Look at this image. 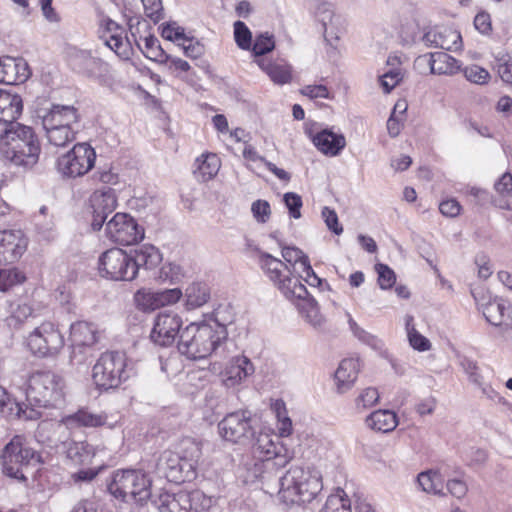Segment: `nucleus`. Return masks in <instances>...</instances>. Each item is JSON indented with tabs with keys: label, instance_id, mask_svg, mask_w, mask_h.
<instances>
[{
	"label": "nucleus",
	"instance_id": "51",
	"mask_svg": "<svg viewBox=\"0 0 512 512\" xmlns=\"http://www.w3.org/2000/svg\"><path fill=\"white\" fill-rule=\"evenodd\" d=\"M137 45L148 59L160 63L164 62L166 53L161 48L159 41L156 37L152 35L146 36L142 39V43L138 42Z\"/></svg>",
	"mask_w": 512,
	"mask_h": 512
},
{
	"label": "nucleus",
	"instance_id": "9",
	"mask_svg": "<svg viewBox=\"0 0 512 512\" xmlns=\"http://www.w3.org/2000/svg\"><path fill=\"white\" fill-rule=\"evenodd\" d=\"M95 161L94 148L86 142L77 143L57 158L56 169L65 178L82 177L92 170Z\"/></svg>",
	"mask_w": 512,
	"mask_h": 512
},
{
	"label": "nucleus",
	"instance_id": "41",
	"mask_svg": "<svg viewBox=\"0 0 512 512\" xmlns=\"http://www.w3.org/2000/svg\"><path fill=\"white\" fill-rule=\"evenodd\" d=\"M188 492L164 493L159 498V509L165 512H191Z\"/></svg>",
	"mask_w": 512,
	"mask_h": 512
},
{
	"label": "nucleus",
	"instance_id": "14",
	"mask_svg": "<svg viewBox=\"0 0 512 512\" xmlns=\"http://www.w3.org/2000/svg\"><path fill=\"white\" fill-rule=\"evenodd\" d=\"M182 325V317L177 312L162 311L154 318L150 338L159 346H170L174 343L176 336L180 335Z\"/></svg>",
	"mask_w": 512,
	"mask_h": 512
},
{
	"label": "nucleus",
	"instance_id": "13",
	"mask_svg": "<svg viewBox=\"0 0 512 512\" xmlns=\"http://www.w3.org/2000/svg\"><path fill=\"white\" fill-rule=\"evenodd\" d=\"M107 237L121 245H133L144 238V230L136 220L127 213H116L106 223Z\"/></svg>",
	"mask_w": 512,
	"mask_h": 512
},
{
	"label": "nucleus",
	"instance_id": "10",
	"mask_svg": "<svg viewBox=\"0 0 512 512\" xmlns=\"http://www.w3.org/2000/svg\"><path fill=\"white\" fill-rule=\"evenodd\" d=\"M99 273L102 277L115 281L135 279V263L131 255L119 248L105 251L99 258Z\"/></svg>",
	"mask_w": 512,
	"mask_h": 512
},
{
	"label": "nucleus",
	"instance_id": "54",
	"mask_svg": "<svg viewBox=\"0 0 512 512\" xmlns=\"http://www.w3.org/2000/svg\"><path fill=\"white\" fill-rule=\"evenodd\" d=\"M189 508L191 512H203L209 510L216 502V500L207 496L201 490H193L188 492Z\"/></svg>",
	"mask_w": 512,
	"mask_h": 512
},
{
	"label": "nucleus",
	"instance_id": "40",
	"mask_svg": "<svg viewBox=\"0 0 512 512\" xmlns=\"http://www.w3.org/2000/svg\"><path fill=\"white\" fill-rule=\"evenodd\" d=\"M67 458L75 464H87L92 461L95 452L92 446L86 442L69 440L63 443Z\"/></svg>",
	"mask_w": 512,
	"mask_h": 512
},
{
	"label": "nucleus",
	"instance_id": "25",
	"mask_svg": "<svg viewBox=\"0 0 512 512\" xmlns=\"http://www.w3.org/2000/svg\"><path fill=\"white\" fill-rule=\"evenodd\" d=\"M200 456L201 449L196 442L189 439L182 442V453L178 463V475H182L180 482L195 477V470Z\"/></svg>",
	"mask_w": 512,
	"mask_h": 512
},
{
	"label": "nucleus",
	"instance_id": "15",
	"mask_svg": "<svg viewBox=\"0 0 512 512\" xmlns=\"http://www.w3.org/2000/svg\"><path fill=\"white\" fill-rule=\"evenodd\" d=\"M89 209L92 213V228L100 230L108 216L118 205V197L111 187H102L92 192L88 199Z\"/></svg>",
	"mask_w": 512,
	"mask_h": 512
},
{
	"label": "nucleus",
	"instance_id": "31",
	"mask_svg": "<svg viewBox=\"0 0 512 512\" xmlns=\"http://www.w3.org/2000/svg\"><path fill=\"white\" fill-rule=\"evenodd\" d=\"M22 109V98L18 94L0 89V123L16 124Z\"/></svg>",
	"mask_w": 512,
	"mask_h": 512
},
{
	"label": "nucleus",
	"instance_id": "52",
	"mask_svg": "<svg viewBox=\"0 0 512 512\" xmlns=\"http://www.w3.org/2000/svg\"><path fill=\"white\" fill-rule=\"evenodd\" d=\"M134 301L136 307L143 312H152L161 308L157 291L139 290L134 296Z\"/></svg>",
	"mask_w": 512,
	"mask_h": 512
},
{
	"label": "nucleus",
	"instance_id": "2",
	"mask_svg": "<svg viewBox=\"0 0 512 512\" xmlns=\"http://www.w3.org/2000/svg\"><path fill=\"white\" fill-rule=\"evenodd\" d=\"M223 343L224 332L214 331L207 320H201L181 330L177 349L182 356L195 361L211 356Z\"/></svg>",
	"mask_w": 512,
	"mask_h": 512
},
{
	"label": "nucleus",
	"instance_id": "21",
	"mask_svg": "<svg viewBox=\"0 0 512 512\" xmlns=\"http://www.w3.org/2000/svg\"><path fill=\"white\" fill-rule=\"evenodd\" d=\"M358 358L343 359L334 373V385L338 394H344L351 390L356 383L360 372Z\"/></svg>",
	"mask_w": 512,
	"mask_h": 512
},
{
	"label": "nucleus",
	"instance_id": "11",
	"mask_svg": "<svg viewBox=\"0 0 512 512\" xmlns=\"http://www.w3.org/2000/svg\"><path fill=\"white\" fill-rule=\"evenodd\" d=\"M218 432L222 439L234 444H245L254 435L252 414L249 410L240 409L228 413L219 423Z\"/></svg>",
	"mask_w": 512,
	"mask_h": 512
},
{
	"label": "nucleus",
	"instance_id": "39",
	"mask_svg": "<svg viewBox=\"0 0 512 512\" xmlns=\"http://www.w3.org/2000/svg\"><path fill=\"white\" fill-rule=\"evenodd\" d=\"M366 424L369 428L387 433L393 431L397 424V416L390 410H377L366 418Z\"/></svg>",
	"mask_w": 512,
	"mask_h": 512
},
{
	"label": "nucleus",
	"instance_id": "24",
	"mask_svg": "<svg viewBox=\"0 0 512 512\" xmlns=\"http://www.w3.org/2000/svg\"><path fill=\"white\" fill-rule=\"evenodd\" d=\"M70 65L80 74L90 78L99 77L105 68V63L93 57L90 52L76 50L70 55Z\"/></svg>",
	"mask_w": 512,
	"mask_h": 512
},
{
	"label": "nucleus",
	"instance_id": "36",
	"mask_svg": "<svg viewBox=\"0 0 512 512\" xmlns=\"http://www.w3.org/2000/svg\"><path fill=\"white\" fill-rule=\"evenodd\" d=\"M305 320L314 328H321L325 322L319 311L317 301L307 294L303 298H295L294 301Z\"/></svg>",
	"mask_w": 512,
	"mask_h": 512
},
{
	"label": "nucleus",
	"instance_id": "23",
	"mask_svg": "<svg viewBox=\"0 0 512 512\" xmlns=\"http://www.w3.org/2000/svg\"><path fill=\"white\" fill-rule=\"evenodd\" d=\"M80 120L78 110L72 105H52L42 116V125L75 128Z\"/></svg>",
	"mask_w": 512,
	"mask_h": 512
},
{
	"label": "nucleus",
	"instance_id": "35",
	"mask_svg": "<svg viewBox=\"0 0 512 512\" xmlns=\"http://www.w3.org/2000/svg\"><path fill=\"white\" fill-rule=\"evenodd\" d=\"M254 453L266 459H272L279 454L278 437L270 430L262 429L258 432L255 443Z\"/></svg>",
	"mask_w": 512,
	"mask_h": 512
},
{
	"label": "nucleus",
	"instance_id": "8",
	"mask_svg": "<svg viewBox=\"0 0 512 512\" xmlns=\"http://www.w3.org/2000/svg\"><path fill=\"white\" fill-rule=\"evenodd\" d=\"M65 339L57 325L45 321L36 326L25 338L28 350L40 358L55 357L63 349Z\"/></svg>",
	"mask_w": 512,
	"mask_h": 512
},
{
	"label": "nucleus",
	"instance_id": "38",
	"mask_svg": "<svg viewBox=\"0 0 512 512\" xmlns=\"http://www.w3.org/2000/svg\"><path fill=\"white\" fill-rule=\"evenodd\" d=\"M214 331L224 332V342L227 339V326L234 321V312L229 304H220L209 317L204 318Z\"/></svg>",
	"mask_w": 512,
	"mask_h": 512
},
{
	"label": "nucleus",
	"instance_id": "58",
	"mask_svg": "<svg viewBox=\"0 0 512 512\" xmlns=\"http://www.w3.org/2000/svg\"><path fill=\"white\" fill-rule=\"evenodd\" d=\"M463 74L467 81L476 85H486L491 79L489 71L476 64L466 66Z\"/></svg>",
	"mask_w": 512,
	"mask_h": 512
},
{
	"label": "nucleus",
	"instance_id": "20",
	"mask_svg": "<svg viewBox=\"0 0 512 512\" xmlns=\"http://www.w3.org/2000/svg\"><path fill=\"white\" fill-rule=\"evenodd\" d=\"M423 42L428 47L450 51H458L462 47L460 33L448 26H435L429 29L423 36Z\"/></svg>",
	"mask_w": 512,
	"mask_h": 512
},
{
	"label": "nucleus",
	"instance_id": "5",
	"mask_svg": "<svg viewBox=\"0 0 512 512\" xmlns=\"http://www.w3.org/2000/svg\"><path fill=\"white\" fill-rule=\"evenodd\" d=\"M108 489L115 498L124 502L144 503L151 496V479L141 470H117Z\"/></svg>",
	"mask_w": 512,
	"mask_h": 512
},
{
	"label": "nucleus",
	"instance_id": "16",
	"mask_svg": "<svg viewBox=\"0 0 512 512\" xmlns=\"http://www.w3.org/2000/svg\"><path fill=\"white\" fill-rule=\"evenodd\" d=\"M98 33L103 43L119 57L129 58L131 48L123 27L110 18H103L100 21Z\"/></svg>",
	"mask_w": 512,
	"mask_h": 512
},
{
	"label": "nucleus",
	"instance_id": "64",
	"mask_svg": "<svg viewBox=\"0 0 512 512\" xmlns=\"http://www.w3.org/2000/svg\"><path fill=\"white\" fill-rule=\"evenodd\" d=\"M283 201L289 211V215L294 219H299L303 205L301 196L294 192H287L283 196Z\"/></svg>",
	"mask_w": 512,
	"mask_h": 512
},
{
	"label": "nucleus",
	"instance_id": "46",
	"mask_svg": "<svg viewBox=\"0 0 512 512\" xmlns=\"http://www.w3.org/2000/svg\"><path fill=\"white\" fill-rule=\"evenodd\" d=\"M387 65L391 66V68L380 77V82L383 90L389 93L403 79V71L397 56H390L387 60Z\"/></svg>",
	"mask_w": 512,
	"mask_h": 512
},
{
	"label": "nucleus",
	"instance_id": "33",
	"mask_svg": "<svg viewBox=\"0 0 512 512\" xmlns=\"http://www.w3.org/2000/svg\"><path fill=\"white\" fill-rule=\"evenodd\" d=\"M184 308L186 311H192L203 307L210 300L209 287L201 282L189 284L183 292Z\"/></svg>",
	"mask_w": 512,
	"mask_h": 512
},
{
	"label": "nucleus",
	"instance_id": "22",
	"mask_svg": "<svg viewBox=\"0 0 512 512\" xmlns=\"http://www.w3.org/2000/svg\"><path fill=\"white\" fill-rule=\"evenodd\" d=\"M486 320L505 329H512V305L503 299L494 298L482 306Z\"/></svg>",
	"mask_w": 512,
	"mask_h": 512
},
{
	"label": "nucleus",
	"instance_id": "27",
	"mask_svg": "<svg viewBox=\"0 0 512 512\" xmlns=\"http://www.w3.org/2000/svg\"><path fill=\"white\" fill-rule=\"evenodd\" d=\"M417 61L427 64L431 73L437 75H453L460 69L459 62L444 52L426 54L419 57Z\"/></svg>",
	"mask_w": 512,
	"mask_h": 512
},
{
	"label": "nucleus",
	"instance_id": "53",
	"mask_svg": "<svg viewBox=\"0 0 512 512\" xmlns=\"http://www.w3.org/2000/svg\"><path fill=\"white\" fill-rule=\"evenodd\" d=\"M320 512H351V503L343 490L330 495Z\"/></svg>",
	"mask_w": 512,
	"mask_h": 512
},
{
	"label": "nucleus",
	"instance_id": "28",
	"mask_svg": "<svg viewBox=\"0 0 512 512\" xmlns=\"http://www.w3.org/2000/svg\"><path fill=\"white\" fill-rule=\"evenodd\" d=\"M63 423L70 429L76 427H100V426H108L109 428H113L117 421L110 422L108 421V416L102 413H94L89 410H79L76 413L69 415L63 419Z\"/></svg>",
	"mask_w": 512,
	"mask_h": 512
},
{
	"label": "nucleus",
	"instance_id": "19",
	"mask_svg": "<svg viewBox=\"0 0 512 512\" xmlns=\"http://www.w3.org/2000/svg\"><path fill=\"white\" fill-rule=\"evenodd\" d=\"M254 373V365L244 355L232 357L220 373L222 384L226 388H234L240 385L247 377Z\"/></svg>",
	"mask_w": 512,
	"mask_h": 512
},
{
	"label": "nucleus",
	"instance_id": "6",
	"mask_svg": "<svg viewBox=\"0 0 512 512\" xmlns=\"http://www.w3.org/2000/svg\"><path fill=\"white\" fill-rule=\"evenodd\" d=\"M131 374L128 358L122 351H107L100 355L92 368V379L101 389H114L125 382Z\"/></svg>",
	"mask_w": 512,
	"mask_h": 512
},
{
	"label": "nucleus",
	"instance_id": "42",
	"mask_svg": "<svg viewBox=\"0 0 512 512\" xmlns=\"http://www.w3.org/2000/svg\"><path fill=\"white\" fill-rule=\"evenodd\" d=\"M0 414L7 419L21 418L25 420H35L40 417L39 411L27 406L23 408L21 404L11 399L8 395L0 408Z\"/></svg>",
	"mask_w": 512,
	"mask_h": 512
},
{
	"label": "nucleus",
	"instance_id": "60",
	"mask_svg": "<svg viewBox=\"0 0 512 512\" xmlns=\"http://www.w3.org/2000/svg\"><path fill=\"white\" fill-rule=\"evenodd\" d=\"M94 178L109 186H116L122 182L118 170L112 166H104L97 169L94 173Z\"/></svg>",
	"mask_w": 512,
	"mask_h": 512
},
{
	"label": "nucleus",
	"instance_id": "37",
	"mask_svg": "<svg viewBox=\"0 0 512 512\" xmlns=\"http://www.w3.org/2000/svg\"><path fill=\"white\" fill-rule=\"evenodd\" d=\"M393 25L405 43L414 41L418 32V24L411 10L401 11L394 18Z\"/></svg>",
	"mask_w": 512,
	"mask_h": 512
},
{
	"label": "nucleus",
	"instance_id": "3",
	"mask_svg": "<svg viewBox=\"0 0 512 512\" xmlns=\"http://www.w3.org/2000/svg\"><path fill=\"white\" fill-rule=\"evenodd\" d=\"M279 483V494L286 503H309L323 488L322 475L313 467L292 466Z\"/></svg>",
	"mask_w": 512,
	"mask_h": 512
},
{
	"label": "nucleus",
	"instance_id": "63",
	"mask_svg": "<svg viewBox=\"0 0 512 512\" xmlns=\"http://www.w3.org/2000/svg\"><path fill=\"white\" fill-rule=\"evenodd\" d=\"M161 35L164 39L175 42L179 46H181V42L188 41L184 28L176 23L163 26Z\"/></svg>",
	"mask_w": 512,
	"mask_h": 512
},
{
	"label": "nucleus",
	"instance_id": "59",
	"mask_svg": "<svg viewBox=\"0 0 512 512\" xmlns=\"http://www.w3.org/2000/svg\"><path fill=\"white\" fill-rule=\"evenodd\" d=\"M275 47V41L269 33H263L256 37L252 44L251 51L256 59L262 58L261 56L271 52Z\"/></svg>",
	"mask_w": 512,
	"mask_h": 512
},
{
	"label": "nucleus",
	"instance_id": "55",
	"mask_svg": "<svg viewBox=\"0 0 512 512\" xmlns=\"http://www.w3.org/2000/svg\"><path fill=\"white\" fill-rule=\"evenodd\" d=\"M25 280V274L18 268L0 269V291L5 292Z\"/></svg>",
	"mask_w": 512,
	"mask_h": 512
},
{
	"label": "nucleus",
	"instance_id": "18",
	"mask_svg": "<svg viewBox=\"0 0 512 512\" xmlns=\"http://www.w3.org/2000/svg\"><path fill=\"white\" fill-rule=\"evenodd\" d=\"M276 471L275 461L256 455L246 459L240 468V477L246 484L270 479Z\"/></svg>",
	"mask_w": 512,
	"mask_h": 512
},
{
	"label": "nucleus",
	"instance_id": "30",
	"mask_svg": "<svg viewBox=\"0 0 512 512\" xmlns=\"http://www.w3.org/2000/svg\"><path fill=\"white\" fill-rule=\"evenodd\" d=\"M255 63L274 84L285 85L292 80V67L284 60L271 61L267 58H258L255 59Z\"/></svg>",
	"mask_w": 512,
	"mask_h": 512
},
{
	"label": "nucleus",
	"instance_id": "56",
	"mask_svg": "<svg viewBox=\"0 0 512 512\" xmlns=\"http://www.w3.org/2000/svg\"><path fill=\"white\" fill-rule=\"evenodd\" d=\"M380 394L375 387H367L362 389L355 398V407L359 412L367 410L379 401Z\"/></svg>",
	"mask_w": 512,
	"mask_h": 512
},
{
	"label": "nucleus",
	"instance_id": "61",
	"mask_svg": "<svg viewBox=\"0 0 512 512\" xmlns=\"http://www.w3.org/2000/svg\"><path fill=\"white\" fill-rule=\"evenodd\" d=\"M495 60L497 73L501 80L512 84V53L498 55Z\"/></svg>",
	"mask_w": 512,
	"mask_h": 512
},
{
	"label": "nucleus",
	"instance_id": "57",
	"mask_svg": "<svg viewBox=\"0 0 512 512\" xmlns=\"http://www.w3.org/2000/svg\"><path fill=\"white\" fill-rule=\"evenodd\" d=\"M234 40L237 46L242 50H250L252 47V33L248 26L242 21H236L233 24Z\"/></svg>",
	"mask_w": 512,
	"mask_h": 512
},
{
	"label": "nucleus",
	"instance_id": "50",
	"mask_svg": "<svg viewBox=\"0 0 512 512\" xmlns=\"http://www.w3.org/2000/svg\"><path fill=\"white\" fill-rule=\"evenodd\" d=\"M348 324L353 335L362 343L370 346L376 351H382L384 349V342L375 335L367 332L361 328L356 321L348 314Z\"/></svg>",
	"mask_w": 512,
	"mask_h": 512
},
{
	"label": "nucleus",
	"instance_id": "29",
	"mask_svg": "<svg viewBox=\"0 0 512 512\" xmlns=\"http://www.w3.org/2000/svg\"><path fill=\"white\" fill-rule=\"evenodd\" d=\"M70 337L74 347H92L99 342L100 331L93 323L78 321L71 325Z\"/></svg>",
	"mask_w": 512,
	"mask_h": 512
},
{
	"label": "nucleus",
	"instance_id": "44",
	"mask_svg": "<svg viewBox=\"0 0 512 512\" xmlns=\"http://www.w3.org/2000/svg\"><path fill=\"white\" fill-rule=\"evenodd\" d=\"M271 411L277 419V429L281 437H288L292 434V420L288 416L286 404L282 399L271 401Z\"/></svg>",
	"mask_w": 512,
	"mask_h": 512
},
{
	"label": "nucleus",
	"instance_id": "47",
	"mask_svg": "<svg viewBox=\"0 0 512 512\" xmlns=\"http://www.w3.org/2000/svg\"><path fill=\"white\" fill-rule=\"evenodd\" d=\"M46 137L51 145L64 147L75 139L76 129L71 127H57L43 125Z\"/></svg>",
	"mask_w": 512,
	"mask_h": 512
},
{
	"label": "nucleus",
	"instance_id": "4",
	"mask_svg": "<svg viewBox=\"0 0 512 512\" xmlns=\"http://www.w3.org/2000/svg\"><path fill=\"white\" fill-rule=\"evenodd\" d=\"M259 265L273 286L289 301L303 298L307 294L305 285L294 275V270L281 259L262 252L259 255Z\"/></svg>",
	"mask_w": 512,
	"mask_h": 512
},
{
	"label": "nucleus",
	"instance_id": "12",
	"mask_svg": "<svg viewBox=\"0 0 512 512\" xmlns=\"http://www.w3.org/2000/svg\"><path fill=\"white\" fill-rule=\"evenodd\" d=\"M36 458L35 451L25 446L20 436H16L5 446L2 455L4 473L12 478L25 480L24 468Z\"/></svg>",
	"mask_w": 512,
	"mask_h": 512
},
{
	"label": "nucleus",
	"instance_id": "26",
	"mask_svg": "<svg viewBox=\"0 0 512 512\" xmlns=\"http://www.w3.org/2000/svg\"><path fill=\"white\" fill-rule=\"evenodd\" d=\"M27 63L21 58L1 57L0 58V82L15 84L24 82L29 77Z\"/></svg>",
	"mask_w": 512,
	"mask_h": 512
},
{
	"label": "nucleus",
	"instance_id": "62",
	"mask_svg": "<svg viewBox=\"0 0 512 512\" xmlns=\"http://www.w3.org/2000/svg\"><path fill=\"white\" fill-rule=\"evenodd\" d=\"M251 213L257 223H267L272 213L269 202L262 199L254 201L251 205Z\"/></svg>",
	"mask_w": 512,
	"mask_h": 512
},
{
	"label": "nucleus",
	"instance_id": "34",
	"mask_svg": "<svg viewBox=\"0 0 512 512\" xmlns=\"http://www.w3.org/2000/svg\"><path fill=\"white\" fill-rule=\"evenodd\" d=\"M314 145L324 154L336 156L345 147L346 141L343 135L329 130H323L313 137Z\"/></svg>",
	"mask_w": 512,
	"mask_h": 512
},
{
	"label": "nucleus",
	"instance_id": "45",
	"mask_svg": "<svg viewBox=\"0 0 512 512\" xmlns=\"http://www.w3.org/2000/svg\"><path fill=\"white\" fill-rule=\"evenodd\" d=\"M498 197L495 205L501 209H512V175L505 173L494 185Z\"/></svg>",
	"mask_w": 512,
	"mask_h": 512
},
{
	"label": "nucleus",
	"instance_id": "43",
	"mask_svg": "<svg viewBox=\"0 0 512 512\" xmlns=\"http://www.w3.org/2000/svg\"><path fill=\"white\" fill-rule=\"evenodd\" d=\"M135 263V277L137 276L140 267L152 269L156 267L161 261V254L159 250L151 245H143L135 251V256H132Z\"/></svg>",
	"mask_w": 512,
	"mask_h": 512
},
{
	"label": "nucleus",
	"instance_id": "17",
	"mask_svg": "<svg viewBox=\"0 0 512 512\" xmlns=\"http://www.w3.org/2000/svg\"><path fill=\"white\" fill-rule=\"evenodd\" d=\"M27 246L28 239L21 230L0 231V264L17 261Z\"/></svg>",
	"mask_w": 512,
	"mask_h": 512
},
{
	"label": "nucleus",
	"instance_id": "49",
	"mask_svg": "<svg viewBox=\"0 0 512 512\" xmlns=\"http://www.w3.org/2000/svg\"><path fill=\"white\" fill-rule=\"evenodd\" d=\"M417 481L423 491L432 494H442L444 480L437 471L422 472L418 475Z\"/></svg>",
	"mask_w": 512,
	"mask_h": 512
},
{
	"label": "nucleus",
	"instance_id": "32",
	"mask_svg": "<svg viewBox=\"0 0 512 512\" xmlns=\"http://www.w3.org/2000/svg\"><path fill=\"white\" fill-rule=\"evenodd\" d=\"M221 167L220 158L214 153H204L196 158L194 164V176L200 182L213 179Z\"/></svg>",
	"mask_w": 512,
	"mask_h": 512
},
{
	"label": "nucleus",
	"instance_id": "48",
	"mask_svg": "<svg viewBox=\"0 0 512 512\" xmlns=\"http://www.w3.org/2000/svg\"><path fill=\"white\" fill-rule=\"evenodd\" d=\"M278 245L281 249L283 262L289 265V267L294 271H296L297 265H299V269L301 270L305 264L310 262L308 256L301 249L295 246L286 245L282 241H278Z\"/></svg>",
	"mask_w": 512,
	"mask_h": 512
},
{
	"label": "nucleus",
	"instance_id": "1",
	"mask_svg": "<svg viewBox=\"0 0 512 512\" xmlns=\"http://www.w3.org/2000/svg\"><path fill=\"white\" fill-rule=\"evenodd\" d=\"M3 155L14 165L33 168L39 161L41 145L31 127L16 123L0 139Z\"/></svg>",
	"mask_w": 512,
	"mask_h": 512
},
{
	"label": "nucleus",
	"instance_id": "7",
	"mask_svg": "<svg viewBox=\"0 0 512 512\" xmlns=\"http://www.w3.org/2000/svg\"><path fill=\"white\" fill-rule=\"evenodd\" d=\"M65 383L52 372L34 373L28 382V401L40 407H56L63 402Z\"/></svg>",
	"mask_w": 512,
	"mask_h": 512
}]
</instances>
